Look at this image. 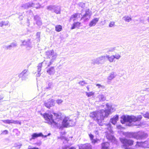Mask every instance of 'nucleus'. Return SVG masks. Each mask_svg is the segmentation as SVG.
<instances>
[{
  "mask_svg": "<svg viewBox=\"0 0 149 149\" xmlns=\"http://www.w3.org/2000/svg\"><path fill=\"white\" fill-rule=\"evenodd\" d=\"M8 133V131L7 130H5L3 131L2 134H6Z\"/></svg>",
  "mask_w": 149,
  "mask_h": 149,
  "instance_id": "49530a36",
  "label": "nucleus"
},
{
  "mask_svg": "<svg viewBox=\"0 0 149 149\" xmlns=\"http://www.w3.org/2000/svg\"><path fill=\"white\" fill-rule=\"evenodd\" d=\"M147 20H148V22H149V17H148Z\"/></svg>",
  "mask_w": 149,
  "mask_h": 149,
  "instance_id": "4d7b16f0",
  "label": "nucleus"
},
{
  "mask_svg": "<svg viewBox=\"0 0 149 149\" xmlns=\"http://www.w3.org/2000/svg\"><path fill=\"white\" fill-rule=\"evenodd\" d=\"M96 86L98 87V88L99 89H104L105 88L104 86L101 85L99 84H97Z\"/></svg>",
  "mask_w": 149,
  "mask_h": 149,
  "instance_id": "4c0bfd02",
  "label": "nucleus"
},
{
  "mask_svg": "<svg viewBox=\"0 0 149 149\" xmlns=\"http://www.w3.org/2000/svg\"><path fill=\"white\" fill-rule=\"evenodd\" d=\"M8 21H2L0 22V26L2 27L3 25L7 26L8 25Z\"/></svg>",
  "mask_w": 149,
  "mask_h": 149,
  "instance_id": "7c9ffc66",
  "label": "nucleus"
},
{
  "mask_svg": "<svg viewBox=\"0 0 149 149\" xmlns=\"http://www.w3.org/2000/svg\"><path fill=\"white\" fill-rule=\"evenodd\" d=\"M99 20V18H95L93 19L90 22L89 24V26L90 27L94 26H95L97 22Z\"/></svg>",
  "mask_w": 149,
  "mask_h": 149,
  "instance_id": "4be33fe9",
  "label": "nucleus"
},
{
  "mask_svg": "<svg viewBox=\"0 0 149 149\" xmlns=\"http://www.w3.org/2000/svg\"><path fill=\"white\" fill-rule=\"evenodd\" d=\"M78 146L79 149H92V146L89 143L79 144Z\"/></svg>",
  "mask_w": 149,
  "mask_h": 149,
  "instance_id": "f3484780",
  "label": "nucleus"
},
{
  "mask_svg": "<svg viewBox=\"0 0 149 149\" xmlns=\"http://www.w3.org/2000/svg\"><path fill=\"white\" fill-rule=\"evenodd\" d=\"M98 97L100 101H104L106 100V97L104 95L102 94L98 95Z\"/></svg>",
  "mask_w": 149,
  "mask_h": 149,
  "instance_id": "c85d7f7f",
  "label": "nucleus"
},
{
  "mask_svg": "<svg viewBox=\"0 0 149 149\" xmlns=\"http://www.w3.org/2000/svg\"><path fill=\"white\" fill-rule=\"evenodd\" d=\"M143 116L144 117L149 119V112H147L145 114H144Z\"/></svg>",
  "mask_w": 149,
  "mask_h": 149,
  "instance_id": "ea45409f",
  "label": "nucleus"
},
{
  "mask_svg": "<svg viewBox=\"0 0 149 149\" xmlns=\"http://www.w3.org/2000/svg\"><path fill=\"white\" fill-rule=\"evenodd\" d=\"M80 14L75 13L72 15L70 18L71 20H73V21L75 20L76 18H78L80 17Z\"/></svg>",
  "mask_w": 149,
  "mask_h": 149,
  "instance_id": "393cba45",
  "label": "nucleus"
},
{
  "mask_svg": "<svg viewBox=\"0 0 149 149\" xmlns=\"http://www.w3.org/2000/svg\"><path fill=\"white\" fill-rule=\"evenodd\" d=\"M107 109L101 110L98 111H94L90 113V116L97 122L100 125H102V122L105 117L108 116L115 110V106L109 103L106 104Z\"/></svg>",
  "mask_w": 149,
  "mask_h": 149,
  "instance_id": "f03ea898",
  "label": "nucleus"
},
{
  "mask_svg": "<svg viewBox=\"0 0 149 149\" xmlns=\"http://www.w3.org/2000/svg\"><path fill=\"white\" fill-rule=\"evenodd\" d=\"M105 61V56H102L97 58L93 60L91 62V64L95 65L97 64H103Z\"/></svg>",
  "mask_w": 149,
  "mask_h": 149,
  "instance_id": "423d86ee",
  "label": "nucleus"
},
{
  "mask_svg": "<svg viewBox=\"0 0 149 149\" xmlns=\"http://www.w3.org/2000/svg\"><path fill=\"white\" fill-rule=\"evenodd\" d=\"M118 116L117 115H116L110 119V122L113 125H115L118 121Z\"/></svg>",
  "mask_w": 149,
  "mask_h": 149,
  "instance_id": "aec40b11",
  "label": "nucleus"
},
{
  "mask_svg": "<svg viewBox=\"0 0 149 149\" xmlns=\"http://www.w3.org/2000/svg\"><path fill=\"white\" fill-rule=\"evenodd\" d=\"M142 118L141 115H139L137 116H132L123 115L121 117L120 122L123 124L126 122L129 123L128 125H138L140 124L139 121Z\"/></svg>",
  "mask_w": 149,
  "mask_h": 149,
  "instance_id": "7ed1b4c3",
  "label": "nucleus"
},
{
  "mask_svg": "<svg viewBox=\"0 0 149 149\" xmlns=\"http://www.w3.org/2000/svg\"><path fill=\"white\" fill-rule=\"evenodd\" d=\"M106 126V129L107 130L106 132L107 133L106 137L109 140L115 141V138L111 134L113 132L111 129V125L110 123H109L107 124H105Z\"/></svg>",
  "mask_w": 149,
  "mask_h": 149,
  "instance_id": "39448f33",
  "label": "nucleus"
},
{
  "mask_svg": "<svg viewBox=\"0 0 149 149\" xmlns=\"http://www.w3.org/2000/svg\"><path fill=\"white\" fill-rule=\"evenodd\" d=\"M125 135L128 138L135 139V132H127Z\"/></svg>",
  "mask_w": 149,
  "mask_h": 149,
  "instance_id": "5701e85b",
  "label": "nucleus"
},
{
  "mask_svg": "<svg viewBox=\"0 0 149 149\" xmlns=\"http://www.w3.org/2000/svg\"><path fill=\"white\" fill-rule=\"evenodd\" d=\"M86 95L88 97H90L94 95V93L93 92H86Z\"/></svg>",
  "mask_w": 149,
  "mask_h": 149,
  "instance_id": "c9c22d12",
  "label": "nucleus"
},
{
  "mask_svg": "<svg viewBox=\"0 0 149 149\" xmlns=\"http://www.w3.org/2000/svg\"><path fill=\"white\" fill-rule=\"evenodd\" d=\"M116 74L114 72H111L107 77L108 82H110L116 76Z\"/></svg>",
  "mask_w": 149,
  "mask_h": 149,
  "instance_id": "6ab92c4d",
  "label": "nucleus"
},
{
  "mask_svg": "<svg viewBox=\"0 0 149 149\" xmlns=\"http://www.w3.org/2000/svg\"><path fill=\"white\" fill-rule=\"evenodd\" d=\"M42 62H45V63L43 64H42V66H43L45 67L46 65H47L48 67L49 66H48V64H49V62L48 63H47V61H44Z\"/></svg>",
  "mask_w": 149,
  "mask_h": 149,
  "instance_id": "79ce46f5",
  "label": "nucleus"
},
{
  "mask_svg": "<svg viewBox=\"0 0 149 149\" xmlns=\"http://www.w3.org/2000/svg\"><path fill=\"white\" fill-rule=\"evenodd\" d=\"M122 127L120 125H117V128L118 129H121Z\"/></svg>",
  "mask_w": 149,
  "mask_h": 149,
  "instance_id": "3c124183",
  "label": "nucleus"
},
{
  "mask_svg": "<svg viewBox=\"0 0 149 149\" xmlns=\"http://www.w3.org/2000/svg\"><path fill=\"white\" fill-rule=\"evenodd\" d=\"M146 91H149V88H146Z\"/></svg>",
  "mask_w": 149,
  "mask_h": 149,
  "instance_id": "6e6d98bb",
  "label": "nucleus"
},
{
  "mask_svg": "<svg viewBox=\"0 0 149 149\" xmlns=\"http://www.w3.org/2000/svg\"><path fill=\"white\" fill-rule=\"evenodd\" d=\"M69 149H76L74 147H71Z\"/></svg>",
  "mask_w": 149,
  "mask_h": 149,
  "instance_id": "5fc2aeb1",
  "label": "nucleus"
},
{
  "mask_svg": "<svg viewBox=\"0 0 149 149\" xmlns=\"http://www.w3.org/2000/svg\"><path fill=\"white\" fill-rule=\"evenodd\" d=\"M1 121H2L4 123L8 124H10L11 123L14 124H20V125L21 124V122L18 120H15L13 119H7V120H1Z\"/></svg>",
  "mask_w": 149,
  "mask_h": 149,
  "instance_id": "f8f14e48",
  "label": "nucleus"
},
{
  "mask_svg": "<svg viewBox=\"0 0 149 149\" xmlns=\"http://www.w3.org/2000/svg\"><path fill=\"white\" fill-rule=\"evenodd\" d=\"M34 20L35 21L36 24L39 26H41L42 24V22L41 18L39 17L37 15L34 17Z\"/></svg>",
  "mask_w": 149,
  "mask_h": 149,
  "instance_id": "a211bd4d",
  "label": "nucleus"
},
{
  "mask_svg": "<svg viewBox=\"0 0 149 149\" xmlns=\"http://www.w3.org/2000/svg\"><path fill=\"white\" fill-rule=\"evenodd\" d=\"M45 54L47 57L51 58L49 61V64H48V66H49L56 60L57 56V54L56 52H54L53 50L47 51L45 52Z\"/></svg>",
  "mask_w": 149,
  "mask_h": 149,
  "instance_id": "20e7f679",
  "label": "nucleus"
},
{
  "mask_svg": "<svg viewBox=\"0 0 149 149\" xmlns=\"http://www.w3.org/2000/svg\"><path fill=\"white\" fill-rule=\"evenodd\" d=\"M89 135L91 140H92V139H93L94 136L93 134H89Z\"/></svg>",
  "mask_w": 149,
  "mask_h": 149,
  "instance_id": "de8ad7c7",
  "label": "nucleus"
},
{
  "mask_svg": "<svg viewBox=\"0 0 149 149\" xmlns=\"http://www.w3.org/2000/svg\"><path fill=\"white\" fill-rule=\"evenodd\" d=\"M1 97H0V100H1L3 99V98H1Z\"/></svg>",
  "mask_w": 149,
  "mask_h": 149,
  "instance_id": "052dcab7",
  "label": "nucleus"
},
{
  "mask_svg": "<svg viewBox=\"0 0 149 149\" xmlns=\"http://www.w3.org/2000/svg\"><path fill=\"white\" fill-rule=\"evenodd\" d=\"M10 45L11 46V47H16L17 45L16 43L14 42L11 43L10 44Z\"/></svg>",
  "mask_w": 149,
  "mask_h": 149,
  "instance_id": "37998d69",
  "label": "nucleus"
},
{
  "mask_svg": "<svg viewBox=\"0 0 149 149\" xmlns=\"http://www.w3.org/2000/svg\"><path fill=\"white\" fill-rule=\"evenodd\" d=\"M91 15V11L88 9L86 10L85 13L82 17L81 19H83L84 21L88 20L90 18Z\"/></svg>",
  "mask_w": 149,
  "mask_h": 149,
  "instance_id": "9b49d317",
  "label": "nucleus"
},
{
  "mask_svg": "<svg viewBox=\"0 0 149 149\" xmlns=\"http://www.w3.org/2000/svg\"><path fill=\"white\" fill-rule=\"evenodd\" d=\"M123 19L125 21L129 22L132 19L128 16H125L123 17Z\"/></svg>",
  "mask_w": 149,
  "mask_h": 149,
  "instance_id": "2f4dec72",
  "label": "nucleus"
},
{
  "mask_svg": "<svg viewBox=\"0 0 149 149\" xmlns=\"http://www.w3.org/2000/svg\"><path fill=\"white\" fill-rule=\"evenodd\" d=\"M85 3L83 2H80L78 3L79 6L82 8H84L85 7Z\"/></svg>",
  "mask_w": 149,
  "mask_h": 149,
  "instance_id": "58836bf2",
  "label": "nucleus"
},
{
  "mask_svg": "<svg viewBox=\"0 0 149 149\" xmlns=\"http://www.w3.org/2000/svg\"><path fill=\"white\" fill-rule=\"evenodd\" d=\"M115 24V22H111L109 24V26L110 27H112Z\"/></svg>",
  "mask_w": 149,
  "mask_h": 149,
  "instance_id": "a18cd8bd",
  "label": "nucleus"
},
{
  "mask_svg": "<svg viewBox=\"0 0 149 149\" xmlns=\"http://www.w3.org/2000/svg\"><path fill=\"white\" fill-rule=\"evenodd\" d=\"M45 63V62H42L41 63H39L38 65L37 66V71H38V73L36 74V76L38 77H39L40 76L41 73L40 72L41 70V68L42 66V64H43Z\"/></svg>",
  "mask_w": 149,
  "mask_h": 149,
  "instance_id": "412c9836",
  "label": "nucleus"
},
{
  "mask_svg": "<svg viewBox=\"0 0 149 149\" xmlns=\"http://www.w3.org/2000/svg\"><path fill=\"white\" fill-rule=\"evenodd\" d=\"M135 147L136 148H149V140L144 142H136Z\"/></svg>",
  "mask_w": 149,
  "mask_h": 149,
  "instance_id": "0eeeda50",
  "label": "nucleus"
},
{
  "mask_svg": "<svg viewBox=\"0 0 149 149\" xmlns=\"http://www.w3.org/2000/svg\"><path fill=\"white\" fill-rule=\"evenodd\" d=\"M63 139V137H61V139Z\"/></svg>",
  "mask_w": 149,
  "mask_h": 149,
  "instance_id": "680f3d73",
  "label": "nucleus"
},
{
  "mask_svg": "<svg viewBox=\"0 0 149 149\" xmlns=\"http://www.w3.org/2000/svg\"><path fill=\"white\" fill-rule=\"evenodd\" d=\"M79 84L81 86H84V84H86L84 81H80L79 82Z\"/></svg>",
  "mask_w": 149,
  "mask_h": 149,
  "instance_id": "c03bdc74",
  "label": "nucleus"
},
{
  "mask_svg": "<svg viewBox=\"0 0 149 149\" xmlns=\"http://www.w3.org/2000/svg\"><path fill=\"white\" fill-rule=\"evenodd\" d=\"M28 71L27 69L23 70L18 75L19 78L21 77L22 80H25L27 78Z\"/></svg>",
  "mask_w": 149,
  "mask_h": 149,
  "instance_id": "2eb2a0df",
  "label": "nucleus"
},
{
  "mask_svg": "<svg viewBox=\"0 0 149 149\" xmlns=\"http://www.w3.org/2000/svg\"><path fill=\"white\" fill-rule=\"evenodd\" d=\"M22 45L26 46V48H30L32 47V42L31 41L30 39H28L22 42Z\"/></svg>",
  "mask_w": 149,
  "mask_h": 149,
  "instance_id": "dca6fc26",
  "label": "nucleus"
},
{
  "mask_svg": "<svg viewBox=\"0 0 149 149\" xmlns=\"http://www.w3.org/2000/svg\"><path fill=\"white\" fill-rule=\"evenodd\" d=\"M81 23L79 22H74L71 28V29H73L76 28H77L80 26Z\"/></svg>",
  "mask_w": 149,
  "mask_h": 149,
  "instance_id": "bb28decb",
  "label": "nucleus"
},
{
  "mask_svg": "<svg viewBox=\"0 0 149 149\" xmlns=\"http://www.w3.org/2000/svg\"><path fill=\"white\" fill-rule=\"evenodd\" d=\"M47 72L50 75H53L55 72V70L53 67H52L47 70Z\"/></svg>",
  "mask_w": 149,
  "mask_h": 149,
  "instance_id": "b1692460",
  "label": "nucleus"
},
{
  "mask_svg": "<svg viewBox=\"0 0 149 149\" xmlns=\"http://www.w3.org/2000/svg\"><path fill=\"white\" fill-rule=\"evenodd\" d=\"M38 5V6H36L34 3L33 2H28L25 4H23L21 6V7L22 8L24 9H27L29 7H34L38 9L40 7V6L38 3L36 5Z\"/></svg>",
  "mask_w": 149,
  "mask_h": 149,
  "instance_id": "1a4fd4ad",
  "label": "nucleus"
},
{
  "mask_svg": "<svg viewBox=\"0 0 149 149\" xmlns=\"http://www.w3.org/2000/svg\"><path fill=\"white\" fill-rule=\"evenodd\" d=\"M47 9L49 10L54 11L56 14L60 13L61 8L59 6L50 5L47 6Z\"/></svg>",
  "mask_w": 149,
  "mask_h": 149,
  "instance_id": "6e6552de",
  "label": "nucleus"
},
{
  "mask_svg": "<svg viewBox=\"0 0 149 149\" xmlns=\"http://www.w3.org/2000/svg\"><path fill=\"white\" fill-rule=\"evenodd\" d=\"M40 32H38L36 33V38L38 41L39 42L40 40L39 38L40 37Z\"/></svg>",
  "mask_w": 149,
  "mask_h": 149,
  "instance_id": "e433bc0d",
  "label": "nucleus"
},
{
  "mask_svg": "<svg viewBox=\"0 0 149 149\" xmlns=\"http://www.w3.org/2000/svg\"><path fill=\"white\" fill-rule=\"evenodd\" d=\"M87 89L88 90H89V88L88 87H87Z\"/></svg>",
  "mask_w": 149,
  "mask_h": 149,
  "instance_id": "bf43d9fd",
  "label": "nucleus"
},
{
  "mask_svg": "<svg viewBox=\"0 0 149 149\" xmlns=\"http://www.w3.org/2000/svg\"><path fill=\"white\" fill-rule=\"evenodd\" d=\"M62 149H68V148L64 146L62 148Z\"/></svg>",
  "mask_w": 149,
  "mask_h": 149,
  "instance_id": "864d4df0",
  "label": "nucleus"
},
{
  "mask_svg": "<svg viewBox=\"0 0 149 149\" xmlns=\"http://www.w3.org/2000/svg\"><path fill=\"white\" fill-rule=\"evenodd\" d=\"M44 103L45 106L48 108H50L51 107L54 106L55 104L54 100L53 99H49Z\"/></svg>",
  "mask_w": 149,
  "mask_h": 149,
  "instance_id": "4468645a",
  "label": "nucleus"
},
{
  "mask_svg": "<svg viewBox=\"0 0 149 149\" xmlns=\"http://www.w3.org/2000/svg\"><path fill=\"white\" fill-rule=\"evenodd\" d=\"M92 141V142L93 143H96L97 142V141L96 140H95V139H93L92 140H91Z\"/></svg>",
  "mask_w": 149,
  "mask_h": 149,
  "instance_id": "09e8293b",
  "label": "nucleus"
},
{
  "mask_svg": "<svg viewBox=\"0 0 149 149\" xmlns=\"http://www.w3.org/2000/svg\"><path fill=\"white\" fill-rule=\"evenodd\" d=\"M105 58L108 59V60L110 62H112L114 59V57L113 55L110 56L106 55L105 56Z\"/></svg>",
  "mask_w": 149,
  "mask_h": 149,
  "instance_id": "cd10ccee",
  "label": "nucleus"
},
{
  "mask_svg": "<svg viewBox=\"0 0 149 149\" xmlns=\"http://www.w3.org/2000/svg\"><path fill=\"white\" fill-rule=\"evenodd\" d=\"M3 47L6 49L10 50L12 49L11 46L10 45H4Z\"/></svg>",
  "mask_w": 149,
  "mask_h": 149,
  "instance_id": "f704fd0d",
  "label": "nucleus"
},
{
  "mask_svg": "<svg viewBox=\"0 0 149 149\" xmlns=\"http://www.w3.org/2000/svg\"><path fill=\"white\" fill-rule=\"evenodd\" d=\"M53 86V83L52 82L49 83L48 84V86L46 88L47 89L50 90L52 88Z\"/></svg>",
  "mask_w": 149,
  "mask_h": 149,
  "instance_id": "473e14b6",
  "label": "nucleus"
},
{
  "mask_svg": "<svg viewBox=\"0 0 149 149\" xmlns=\"http://www.w3.org/2000/svg\"><path fill=\"white\" fill-rule=\"evenodd\" d=\"M135 139H141L147 136V134L142 131H139L135 132Z\"/></svg>",
  "mask_w": 149,
  "mask_h": 149,
  "instance_id": "9d476101",
  "label": "nucleus"
},
{
  "mask_svg": "<svg viewBox=\"0 0 149 149\" xmlns=\"http://www.w3.org/2000/svg\"><path fill=\"white\" fill-rule=\"evenodd\" d=\"M29 149H39L38 148L33 147V148H29Z\"/></svg>",
  "mask_w": 149,
  "mask_h": 149,
  "instance_id": "603ef678",
  "label": "nucleus"
},
{
  "mask_svg": "<svg viewBox=\"0 0 149 149\" xmlns=\"http://www.w3.org/2000/svg\"><path fill=\"white\" fill-rule=\"evenodd\" d=\"M94 132H95V134H98L99 133L98 130L97 129L96 130L94 131Z\"/></svg>",
  "mask_w": 149,
  "mask_h": 149,
  "instance_id": "8fccbe9b",
  "label": "nucleus"
},
{
  "mask_svg": "<svg viewBox=\"0 0 149 149\" xmlns=\"http://www.w3.org/2000/svg\"><path fill=\"white\" fill-rule=\"evenodd\" d=\"M56 119L54 120L53 119V115L48 113H45L42 115L46 122L51 125L54 127H57L60 129L62 130L64 127L73 126L74 125L73 121L69 118L65 117L63 120L61 118V115L58 113H53Z\"/></svg>",
  "mask_w": 149,
  "mask_h": 149,
  "instance_id": "f257e3e1",
  "label": "nucleus"
},
{
  "mask_svg": "<svg viewBox=\"0 0 149 149\" xmlns=\"http://www.w3.org/2000/svg\"><path fill=\"white\" fill-rule=\"evenodd\" d=\"M114 57V59H119L121 57L120 55L118 54H116L115 55H113Z\"/></svg>",
  "mask_w": 149,
  "mask_h": 149,
  "instance_id": "72a5a7b5",
  "label": "nucleus"
},
{
  "mask_svg": "<svg viewBox=\"0 0 149 149\" xmlns=\"http://www.w3.org/2000/svg\"><path fill=\"white\" fill-rule=\"evenodd\" d=\"M148 76H149V74H148Z\"/></svg>",
  "mask_w": 149,
  "mask_h": 149,
  "instance_id": "e2e57ef3",
  "label": "nucleus"
},
{
  "mask_svg": "<svg viewBox=\"0 0 149 149\" xmlns=\"http://www.w3.org/2000/svg\"><path fill=\"white\" fill-rule=\"evenodd\" d=\"M109 143L108 142H104L102 144V149H109Z\"/></svg>",
  "mask_w": 149,
  "mask_h": 149,
  "instance_id": "a878e982",
  "label": "nucleus"
},
{
  "mask_svg": "<svg viewBox=\"0 0 149 149\" xmlns=\"http://www.w3.org/2000/svg\"><path fill=\"white\" fill-rule=\"evenodd\" d=\"M50 133H49L47 135H43L42 133H34L31 135V138L30 139V140H31L32 139H34L36 138L40 137L42 136L45 137H47V136H49L50 135Z\"/></svg>",
  "mask_w": 149,
  "mask_h": 149,
  "instance_id": "ddd939ff",
  "label": "nucleus"
},
{
  "mask_svg": "<svg viewBox=\"0 0 149 149\" xmlns=\"http://www.w3.org/2000/svg\"><path fill=\"white\" fill-rule=\"evenodd\" d=\"M56 102L58 104H60L62 103L63 101L61 99H58L56 100Z\"/></svg>",
  "mask_w": 149,
  "mask_h": 149,
  "instance_id": "a19ab883",
  "label": "nucleus"
},
{
  "mask_svg": "<svg viewBox=\"0 0 149 149\" xmlns=\"http://www.w3.org/2000/svg\"><path fill=\"white\" fill-rule=\"evenodd\" d=\"M62 29V26L60 25H57L55 26V30L57 32L60 31Z\"/></svg>",
  "mask_w": 149,
  "mask_h": 149,
  "instance_id": "c756f323",
  "label": "nucleus"
},
{
  "mask_svg": "<svg viewBox=\"0 0 149 149\" xmlns=\"http://www.w3.org/2000/svg\"><path fill=\"white\" fill-rule=\"evenodd\" d=\"M22 146L21 144H20L18 146H19V148H20V147Z\"/></svg>",
  "mask_w": 149,
  "mask_h": 149,
  "instance_id": "13d9d810",
  "label": "nucleus"
}]
</instances>
